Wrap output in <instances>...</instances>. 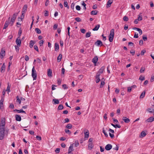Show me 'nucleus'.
Segmentation results:
<instances>
[{
	"mask_svg": "<svg viewBox=\"0 0 154 154\" xmlns=\"http://www.w3.org/2000/svg\"><path fill=\"white\" fill-rule=\"evenodd\" d=\"M76 9L78 11H80L81 9L79 5H77L76 6Z\"/></svg>",
	"mask_w": 154,
	"mask_h": 154,
	"instance_id": "obj_58",
	"label": "nucleus"
},
{
	"mask_svg": "<svg viewBox=\"0 0 154 154\" xmlns=\"http://www.w3.org/2000/svg\"><path fill=\"white\" fill-rule=\"evenodd\" d=\"M145 69V68L144 67H142L140 69V72L141 73L143 72L144 71Z\"/></svg>",
	"mask_w": 154,
	"mask_h": 154,
	"instance_id": "obj_41",
	"label": "nucleus"
},
{
	"mask_svg": "<svg viewBox=\"0 0 154 154\" xmlns=\"http://www.w3.org/2000/svg\"><path fill=\"white\" fill-rule=\"evenodd\" d=\"M4 102V99L2 98L0 101V108H1L3 106V103Z\"/></svg>",
	"mask_w": 154,
	"mask_h": 154,
	"instance_id": "obj_33",
	"label": "nucleus"
},
{
	"mask_svg": "<svg viewBox=\"0 0 154 154\" xmlns=\"http://www.w3.org/2000/svg\"><path fill=\"white\" fill-rule=\"evenodd\" d=\"M19 47H20L18 45L15 46V49L17 51H19V49H20Z\"/></svg>",
	"mask_w": 154,
	"mask_h": 154,
	"instance_id": "obj_46",
	"label": "nucleus"
},
{
	"mask_svg": "<svg viewBox=\"0 0 154 154\" xmlns=\"http://www.w3.org/2000/svg\"><path fill=\"white\" fill-rule=\"evenodd\" d=\"M63 105L62 104H60V105H59V106L58 107L57 109L58 110H61V109H63Z\"/></svg>",
	"mask_w": 154,
	"mask_h": 154,
	"instance_id": "obj_39",
	"label": "nucleus"
},
{
	"mask_svg": "<svg viewBox=\"0 0 154 154\" xmlns=\"http://www.w3.org/2000/svg\"><path fill=\"white\" fill-rule=\"evenodd\" d=\"M25 15V14H24L23 13H22L21 15V20H22L24 18Z\"/></svg>",
	"mask_w": 154,
	"mask_h": 154,
	"instance_id": "obj_54",
	"label": "nucleus"
},
{
	"mask_svg": "<svg viewBox=\"0 0 154 154\" xmlns=\"http://www.w3.org/2000/svg\"><path fill=\"white\" fill-rule=\"evenodd\" d=\"M5 55V51L2 48L0 53V56L2 57V58L4 57Z\"/></svg>",
	"mask_w": 154,
	"mask_h": 154,
	"instance_id": "obj_16",
	"label": "nucleus"
},
{
	"mask_svg": "<svg viewBox=\"0 0 154 154\" xmlns=\"http://www.w3.org/2000/svg\"><path fill=\"white\" fill-rule=\"evenodd\" d=\"M137 19L139 21H141L142 19V17L139 15Z\"/></svg>",
	"mask_w": 154,
	"mask_h": 154,
	"instance_id": "obj_59",
	"label": "nucleus"
},
{
	"mask_svg": "<svg viewBox=\"0 0 154 154\" xmlns=\"http://www.w3.org/2000/svg\"><path fill=\"white\" fill-rule=\"evenodd\" d=\"M113 2V0H109L108 1L106 4V7L107 8L110 7L111 4Z\"/></svg>",
	"mask_w": 154,
	"mask_h": 154,
	"instance_id": "obj_10",
	"label": "nucleus"
},
{
	"mask_svg": "<svg viewBox=\"0 0 154 154\" xmlns=\"http://www.w3.org/2000/svg\"><path fill=\"white\" fill-rule=\"evenodd\" d=\"M139 45H142L143 44V41L141 39L139 41Z\"/></svg>",
	"mask_w": 154,
	"mask_h": 154,
	"instance_id": "obj_61",
	"label": "nucleus"
},
{
	"mask_svg": "<svg viewBox=\"0 0 154 154\" xmlns=\"http://www.w3.org/2000/svg\"><path fill=\"white\" fill-rule=\"evenodd\" d=\"M68 3L67 2L64 1V6L65 7H66L68 9L69 8V7L68 5Z\"/></svg>",
	"mask_w": 154,
	"mask_h": 154,
	"instance_id": "obj_31",
	"label": "nucleus"
},
{
	"mask_svg": "<svg viewBox=\"0 0 154 154\" xmlns=\"http://www.w3.org/2000/svg\"><path fill=\"white\" fill-rule=\"evenodd\" d=\"M10 17H9L8 20L6 21L4 27V29H6L8 26L10 21Z\"/></svg>",
	"mask_w": 154,
	"mask_h": 154,
	"instance_id": "obj_7",
	"label": "nucleus"
},
{
	"mask_svg": "<svg viewBox=\"0 0 154 154\" xmlns=\"http://www.w3.org/2000/svg\"><path fill=\"white\" fill-rule=\"evenodd\" d=\"M146 110L149 112V113H154V109L151 108H149L146 109Z\"/></svg>",
	"mask_w": 154,
	"mask_h": 154,
	"instance_id": "obj_23",
	"label": "nucleus"
},
{
	"mask_svg": "<svg viewBox=\"0 0 154 154\" xmlns=\"http://www.w3.org/2000/svg\"><path fill=\"white\" fill-rule=\"evenodd\" d=\"M89 133L88 131H87L85 133V137L87 138H88L89 137Z\"/></svg>",
	"mask_w": 154,
	"mask_h": 154,
	"instance_id": "obj_38",
	"label": "nucleus"
},
{
	"mask_svg": "<svg viewBox=\"0 0 154 154\" xmlns=\"http://www.w3.org/2000/svg\"><path fill=\"white\" fill-rule=\"evenodd\" d=\"M35 44V42L33 40H31L29 42V45H33L34 44Z\"/></svg>",
	"mask_w": 154,
	"mask_h": 154,
	"instance_id": "obj_52",
	"label": "nucleus"
},
{
	"mask_svg": "<svg viewBox=\"0 0 154 154\" xmlns=\"http://www.w3.org/2000/svg\"><path fill=\"white\" fill-rule=\"evenodd\" d=\"M5 127H0V132L5 133Z\"/></svg>",
	"mask_w": 154,
	"mask_h": 154,
	"instance_id": "obj_37",
	"label": "nucleus"
},
{
	"mask_svg": "<svg viewBox=\"0 0 154 154\" xmlns=\"http://www.w3.org/2000/svg\"><path fill=\"white\" fill-rule=\"evenodd\" d=\"M5 66L4 63L2 65L1 68V72H2L3 71H5Z\"/></svg>",
	"mask_w": 154,
	"mask_h": 154,
	"instance_id": "obj_19",
	"label": "nucleus"
},
{
	"mask_svg": "<svg viewBox=\"0 0 154 154\" xmlns=\"http://www.w3.org/2000/svg\"><path fill=\"white\" fill-rule=\"evenodd\" d=\"M65 131L66 133L68 134H71V132L69 129H65Z\"/></svg>",
	"mask_w": 154,
	"mask_h": 154,
	"instance_id": "obj_43",
	"label": "nucleus"
},
{
	"mask_svg": "<svg viewBox=\"0 0 154 154\" xmlns=\"http://www.w3.org/2000/svg\"><path fill=\"white\" fill-rule=\"evenodd\" d=\"M146 51L145 50H142L140 54L141 55H144V54L146 52Z\"/></svg>",
	"mask_w": 154,
	"mask_h": 154,
	"instance_id": "obj_62",
	"label": "nucleus"
},
{
	"mask_svg": "<svg viewBox=\"0 0 154 154\" xmlns=\"http://www.w3.org/2000/svg\"><path fill=\"white\" fill-rule=\"evenodd\" d=\"M22 33V30L20 28L19 30L18 33V35L19 36L18 37H19V38H20V36L21 35Z\"/></svg>",
	"mask_w": 154,
	"mask_h": 154,
	"instance_id": "obj_44",
	"label": "nucleus"
},
{
	"mask_svg": "<svg viewBox=\"0 0 154 154\" xmlns=\"http://www.w3.org/2000/svg\"><path fill=\"white\" fill-rule=\"evenodd\" d=\"M122 120L126 123H128L130 121V120L129 119L125 117H123Z\"/></svg>",
	"mask_w": 154,
	"mask_h": 154,
	"instance_id": "obj_15",
	"label": "nucleus"
},
{
	"mask_svg": "<svg viewBox=\"0 0 154 154\" xmlns=\"http://www.w3.org/2000/svg\"><path fill=\"white\" fill-rule=\"evenodd\" d=\"M34 48L36 51H37L38 52L39 51L38 47L36 45H35L34 46Z\"/></svg>",
	"mask_w": 154,
	"mask_h": 154,
	"instance_id": "obj_48",
	"label": "nucleus"
},
{
	"mask_svg": "<svg viewBox=\"0 0 154 154\" xmlns=\"http://www.w3.org/2000/svg\"><path fill=\"white\" fill-rule=\"evenodd\" d=\"M100 27V24L97 25L95 27L92 29L93 31H97Z\"/></svg>",
	"mask_w": 154,
	"mask_h": 154,
	"instance_id": "obj_22",
	"label": "nucleus"
},
{
	"mask_svg": "<svg viewBox=\"0 0 154 154\" xmlns=\"http://www.w3.org/2000/svg\"><path fill=\"white\" fill-rule=\"evenodd\" d=\"M153 121H154V118H153V117H150L147 120H146L145 122H151Z\"/></svg>",
	"mask_w": 154,
	"mask_h": 154,
	"instance_id": "obj_12",
	"label": "nucleus"
},
{
	"mask_svg": "<svg viewBox=\"0 0 154 154\" xmlns=\"http://www.w3.org/2000/svg\"><path fill=\"white\" fill-rule=\"evenodd\" d=\"M112 148V146L109 144H107L105 147V149L107 150H110Z\"/></svg>",
	"mask_w": 154,
	"mask_h": 154,
	"instance_id": "obj_9",
	"label": "nucleus"
},
{
	"mask_svg": "<svg viewBox=\"0 0 154 154\" xmlns=\"http://www.w3.org/2000/svg\"><path fill=\"white\" fill-rule=\"evenodd\" d=\"M145 91H143V92L141 93V94L140 95V98H143L145 96Z\"/></svg>",
	"mask_w": 154,
	"mask_h": 154,
	"instance_id": "obj_35",
	"label": "nucleus"
},
{
	"mask_svg": "<svg viewBox=\"0 0 154 154\" xmlns=\"http://www.w3.org/2000/svg\"><path fill=\"white\" fill-rule=\"evenodd\" d=\"M74 143L70 145L68 149V153L69 154L73 150V147Z\"/></svg>",
	"mask_w": 154,
	"mask_h": 154,
	"instance_id": "obj_14",
	"label": "nucleus"
},
{
	"mask_svg": "<svg viewBox=\"0 0 154 154\" xmlns=\"http://www.w3.org/2000/svg\"><path fill=\"white\" fill-rule=\"evenodd\" d=\"M15 119L17 121H20L21 120V117L20 115L16 114L15 116Z\"/></svg>",
	"mask_w": 154,
	"mask_h": 154,
	"instance_id": "obj_13",
	"label": "nucleus"
},
{
	"mask_svg": "<svg viewBox=\"0 0 154 154\" xmlns=\"http://www.w3.org/2000/svg\"><path fill=\"white\" fill-rule=\"evenodd\" d=\"M123 20L124 21H127L128 20V18L127 17L125 16L123 17Z\"/></svg>",
	"mask_w": 154,
	"mask_h": 154,
	"instance_id": "obj_50",
	"label": "nucleus"
},
{
	"mask_svg": "<svg viewBox=\"0 0 154 154\" xmlns=\"http://www.w3.org/2000/svg\"><path fill=\"white\" fill-rule=\"evenodd\" d=\"M98 60V58L97 56H95L92 60V62H93L95 65H96V63Z\"/></svg>",
	"mask_w": 154,
	"mask_h": 154,
	"instance_id": "obj_8",
	"label": "nucleus"
},
{
	"mask_svg": "<svg viewBox=\"0 0 154 154\" xmlns=\"http://www.w3.org/2000/svg\"><path fill=\"white\" fill-rule=\"evenodd\" d=\"M97 11L96 10H94L91 11V15H95L97 14Z\"/></svg>",
	"mask_w": 154,
	"mask_h": 154,
	"instance_id": "obj_32",
	"label": "nucleus"
},
{
	"mask_svg": "<svg viewBox=\"0 0 154 154\" xmlns=\"http://www.w3.org/2000/svg\"><path fill=\"white\" fill-rule=\"evenodd\" d=\"M16 42L17 45H19L20 46L21 43V41L19 37H18L16 39Z\"/></svg>",
	"mask_w": 154,
	"mask_h": 154,
	"instance_id": "obj_5",
	"label": "nucleus"
},
{
	"mask_svg": "<svg viewBox=\"0 0 154 154\" xmlns=\"http://www.w3.org/2000/svg\"><path fill=\"white\" fill-rule=\"evenodd\" d=\"M94 147V144L92 143H89L88 145V148L89 149H91Z\"/></svg>",
	"mask_w": 154,
	"mask_h": 154,
	"instance_id": "obj_20",
	"label": "nucleus"
},
{
	"mask_svg": "<svg viewBox=\"0 0 154 154\" xmlns=\"http://www.w3.org/2000/svg\"><path fill=\"white\" fill-rule=\"evenodd\" d=\"M5 136V133L0 132V140H2Z\"/></svg>",
	"mask_w": 154,
	"mask_h": 154,
	"instance_id": "obj_25",
	"label": "nucleus"
},
{
	"mask_svg": "<svg viewBox=\"0 0 154 154\" xmlns=\"http://www.w3.org/2000/svg\"><path fill=\"white\" fill-rule=\"evenodd\" d=\"M82 5L84 7V9L85 10L86 9V4L85 3L84 1L83 2L82 4Z\"/></svg>",
	"mask_w": 154,
	"mask_h": 154,
	"instance_id": "obj_60",
	"label": "nucleus"
},
{
	"mask_svg": "<svg viewBox=\"0 0 154 154\" xmlns=\"http://www.w3.org/2000/svg\"><path fill=\"white\" fill-rule=\"evenodd\" d=\"M55 50L56 51L59 49V45L57 43H55Z\"/></svg>",
	"mask_w": 154,
	"mask_h": 154,
	"instance_id": "obj_26",
	"label": "nucleus"
},
{
	"mask_svg": "<svg viewBox=\"0 0 154 154\" xmlns=\"http://www.w3.org/2000/svg\"><path fill=\"white\" fill-rule=\"evenodd\" d=\"M72 128V125L70 124H69L66 125V128L69 129H70Z\"/></svg>",
	"mask_w": 154,
	"mask_h": 154,
	"instance_id": "obj_34",
	"label": "nucleus"
},
{
	"mask_svg": "<svg viewBox=\"0 0 154 154\" xmlns=\"http://www.w3.org/2000/svg\"><path fill=\"white\" fill-rule=\"evenodd\" d=\"M132 88L131 87H128V90H127V91L128 92H131V89H132Z\"/></svg>",
	"mask_w": 154,
	"mask_h": 154,
	"instance_id": "obj_63",
	"label": "nucleus"
},
{
	"mask_svg": "<svg viewBox=\"0 0 154 154\" xmlns=\"http://www.w3.org/2000/svg\"><path fill=\"white\" fill-rule=\"evenodd\" d=\"M111 125L116 128L117 127L119 128H120L121 127V126L119 125L116 124L115 125L113 124L112 123L111 124Z\"/></svg>",
	"mask_w": 154,
	"mask_h": 154,
	"instance_id": "obj_28",
	"label": "nucleus"
},
{
	"mask_svg": "<svg viewBox=\"0 0 154 154\" xmlns=\"http://www.w3.org/2000/svg\"><path fill=\"white\" fill-rule=\"evenodd\" d=\"M146 133L144 131H142L140 135V137H145L146 136Z\"/></svg>",
	"mask_w": 154,
	"mask_h": 154,
	"instance_id": "obj_18",
	"label": "nucleus"
},
{
	"mask_svg": "<svg viewBox=\"0 0 154 154\" xmlns=\"http://www.w3.org/2000/svg\"><path fill=\"white\" fill-rule=\"evenodd\" d=\"M104 69H105L104 66H103L100 69H99V70L98 72H100V73L102 74L103 73Z\"/></svg>",
	"mask_w": 154,
	"mask_h": 154,
	"instance_id": "obj_24",
	"label": "nucleus"
},
{
	"mask_svg": "<svg viewBox=\"0 0 154 154\" xmlns=\"http://www.w3.org/2000/svg\"><path fill=\"white\" fill-rule=\"evenodd\" d=\"M10 86H9V85H8L7 88V89L6 90V91H8V92H10Z\"/></svg>",
	"mask_w": 154,
	"mask_h": 154,
	"instance_id": "obj_51",
	"label": "nucleus"
},
{
	"mask_svg": "<svg viewBox=\"0 0 154 154\" xmlns=\"http://www.w3.org/2000/svg\"><path fill=\"white\" fill-rule=\"evenodd\" d=\"M69 121V120L68 118L65 119L63 121V123H67Z\"/></svg>",
	"mask_w": 154,
	"mask_h": 154,
	"instance_id": "obj_45",
	"label": "nucleus"
},
{
	"mask_svg": "<svg viewBox=\"0 0 154 154\" xmlns=\"http://www.w3.org/2000/svg\"><path fill=\"white\" fill-rule=\"evenodd\" d=\"M29 57L27 55H26L25 56V59L26 61H28L29 60Z\"/></svg>",
	"mask_w": 154,
	"mask_h": 154,
	"instance_id": "obj_56",
	"label": "nucleus"
},
{
	"mask_svg": "<svg viewBox=\"0 0 154 154\" xmlns=\"http://www.w3.org/2000/svg\"><path fill=\"white\" fill-rule=\"evenodd\" d=\"M104 79L103 78V79H101L102 81H101V84H100V88H102L103 87V86L105 84V82H104V81H103V80H104Z\"/></svg>",
	"mask_w": 154,
	"mask_h": 154,
	"instance_id": "obj_29",
	"label": "nucleus"
},
{
	"mask_svg": "<svg viewBox=\"0 0 154 154\" xmlns=\"http://www.w3.org/2000/svg\"><path fill=\"white\" fill-rule=\"evenodd\" d=\"M91 32H87L86 34L85 37L86 38H88V37H90L91 36Z\"/></svg>",
	"mask_w": 154,
	"mask_h": 154,
	"instance_id": "obj_40",
	"label": "nucleus"
},
{
	"mask_svg": "<svg viewBox=\"0 0 154 154\" xmlns=\"http://www.w3.org/2000/svg\"><path fill=\"white\" fill-rule=\"evenodd\" d=\"M80 31L81 32L83 33H85L86 32L85 30L84 29H80Z\"/></svg>",
	"mask_w": 154,
	"mask_h": 154,
	"instance_id": "obj_55",
	"label": "nucleus"
},
{
	"mask_svg": "<svg viewBox=\"0 0 154 154\" xmlns=\"http://www.w3.org/2000/svg\"><path fill=\"white\" fill-rule=\"evenodd\" d=\"M18 14V13H14L13 16L12 18H11V22L12 23L11 24V26H12L13 24V23H14L15 21V20L17 17V16Z\"/></svg>",
	"mask_w": 154,
	"mask_h": 154,
	"instance_id": "obj_3",
	"label": "nucleus"
},
{
	"mask_svg": "<svg viewBox=\"0 0 154 154\" xmlns=\"http://www.w3.org/2000/svg\"><path fill=\"white\" fill-rule=\"evenodd\" d=\"M0 127H5V119L4 118L1 119Z\"/></svg>",
	"mask_w": 154,
	"mask_h": 154,
	"instance_id": "obj_4",
	"label": "nucleus"
},
{
	"mask_svg": "<svg viewBox=\"0 0 154 154\" xmlns=\"http://www.w3.org/2000/svg\"><path fill=\"white\" fill-rule=\"evenodd\" d=\"M114 34V30L113 29H112L109 35V40L110 42H112L113 40Z\"/></svg>",
	"mask_w": 154,
	"mask_h": 154,
	"instance_id": "obj_1",
	"label": "nucleus"
},
{
	"mask_svg": "<svg viewBox=\"0 0 154 154\" xmlns=\"http://www.w3.org/2000/svg\"><path fill=\"white\" fill-rule=\"evenodd\" d=\"M95 45L97 46H99L100 45V46L103 45L102 42L100 40H98L95 43Z\"/></svg>",
	"mask_w": 154,
	"mask_h": 154,
	"instance_id": "obj_6",
	"label": "nucleus"
},
{
	"mask_svg": "<svg viewBox=\"0 0 154 154\" xmlns=\"http://www.w3.org/2000/svg\"><path fill=\"white\" fill-rule=\"evenodd\" d=\"M62 55L61 54H59L57 59L58 62H60V61L62 59Z\"/></svg>",
	"mask_w": 154,
	"mask_h": 154,
	"instance_id": "obj_21",
	"label": "nucleus"
},
{
	"mask_svg": "<svg viewBox=\"0 0 154 154\" xmlns=\"http://www.w3.org/2000/svg\"><path fill=\"white\" fill-rule=\"evenodd\" d=\"M53 101L54 102V104H58L59 103V101L58 99H53Z\"/></svg>",
	"mask_w": 154,
	"mask_h": 154,
	"instance_id": "obj_30",
	"label": "nucleus"
},
{
	"mask_svg": "<svg viewBox=\"0 0 154 154\" xmlns=\"http://www.w3.org/2000/svg\"><path fill=\"white\" fill-rule=\"evenodd\" d=\"M52 70L50 69H49L48 70V76H51Z\"/></svg>",
	"mask_w": 154,
	"mask_h": 154,
	"instance_id": "obj_27",
	"label": "nucleus"
},
{
	"mask_svg": "<svg viewBox=\"0 0 154 154\" xmlns=\"http://www.w3.org/2000/svg\"><path fill=\"white\" fill-rule=\"evenodd\" d=\"M145 79V77L144 76H143L142 75H140L139 78V79L141 81L144 80Z\"/></svg>",
	"mask_w": 154,
	"mask_h": 154,
	"instance_id": "obj_47",
	"label": "nucleus"
},
{
	"mask_svg": "<svg viewBox=\"0 0 154 154\" xmlns=\"http://www.w3.org/2000/svg\"><path fill=\"white\" fill-rule=\"evenodd\" d=\"M17 101L18 102L19 104L21 103V100L19 99L18 96L17 97Z\"/></svg>",
	"mask_w": 154,
	"mask_h": 154,
	"instance_id": "obj_57",
	"label": "nucleus"
},
{
	"mask_svg": "<svg viewBox=\"0 0 154 154\" xmlns=\"http://www.w3.org/2000/svg\"><path fill=\"white\" fill-rule=\"evenodd\" d=\"M32 76L33 78V80L36 79L37 78V73L34 66L33 67L32 69Z\"/></svg>",
	"mask_w": 154,
	"mask_h": 154,
	"instance_id": "obj_2",
	"label": "nucleus"
},
{
	"mask_svg": "<svg viewBox=\"0 0 154 154\" xmlns=\"http://www.w3.org/2000/svg\"><path fill=\"white\" fill-rule=\"evenodd\" d=\"M14 112L16 111V112H18V113H24L25 114H26V112L25 111H23L22 109H20V110L15 109L14 110Z\"/></svg>",
	"mask_w": 154,
	"mask_h": 154,
	"instance_id": "obj_17",
	"label": "nucleus"
},
{
	"mask_svg": "<svg viewBox=\"0 0 154 154\" xmlns=\"http://www.w3.org/2000/svg\"><path fill=\"white\" fill-rule=\"evenodd\" d=\"M27 6L26 5H25L23 7L22 11V13H23L24 14H25L26 11L27 9Z\"/></svg>",
	"mask_w": 154,
	"mask_h": 154,
	"instance_id": "obj_11",
	"label": "nucleus"
},
{
	"mask_svg": "<svg viewBox=\"0 0 154 154\" xmlns=\"http://www.w3.org/2000/svg\"><path fill=\"white\" fill-rule=\"evenodd\" d=\"M35 31L36 32V33L38 34H40L41 33V30L38 28H36L35 29Z\"/></svg>",
	"mask_w": 154,
	"mask_h": 154,
	"instance_id": "obj_36",
	"label": "nucleus"
},
{
	"mask_svg": "<svg viewBox=\"0 0 154 154\" xmlns=\"http://www.w3.org/2000/svg\"><path fill=\"white\" fill-rule=\"evenodd\" d=\"M130 52L131 54H132V55H134L135 53V51L134 50H131L130 51Z\"/></svg>",
	"mask_w": 154,
	"mask_h": 154,
	"instance_id": "obj_64",
	"label": "nucleus"
},
{
	"mask_svg": "<svg viewBox=\"0 0 154 154\" xmlns=\"http://www.w3.org/2000/svg\"><path fill=\"white\" fill-rule=\"evenodd\" d=\"M43 43L44 41L42 40H40V41H39V44L40 45V46H42L43 45Z\"/></svg>",
	"mask_w": 154,
	"mask_h": 154,
	"instance_id": "obj_53",
	"label": "nucleus"
},
{
	"mask_svg": "<svg viewBox=\"0 0 154 154\" xmlns=\"http://www.w3.org/2000/svg\"><path fill=\"white\" fill-rule=\"evenodd\" d=\"M103 132L104 133L105 136L106 137H108V135L107 133L104 130V128H103Z\"/></svg>",
	"mask_w": 154,
	"mask_h": 154,
	"instance_id": "obj_42",
	"label": "nucleus"
},
{
	"mask_svg": "<svg viewBox=\"0 0 154 154\" xmlns=\"http://www.w3.org/2000/svg\"><path fill=\"white\" fill-rule=\"evenodd\" d=\"M75 20L78 22H80L81 21V18L79 17H76L75 18Z\"/></svg>",
	"mask_w": 154,
	"mask_h": 154,
	"instance_id": "obj_49",
	"label": "nucleus"
}]
</instances>
